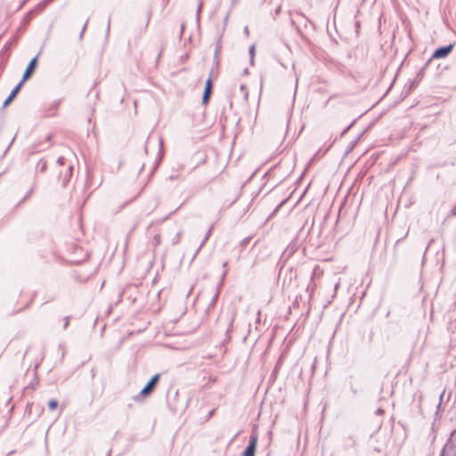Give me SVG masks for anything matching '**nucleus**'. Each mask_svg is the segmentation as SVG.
Wrapping results in <instances>:
<instances>
[{
    "label": "nucleus",
    "mask_w": 456,
    "mask_h": 456,
    "mask_svg": "<svg viewBox=\"0 0 456 456\" xmlns=\"http://www.w3.org/2000/svg\"><path fill=\"white\" fill-rule=\"evenodd\" d=\"M159 374L153 375L145 385V387L141 390V392L136 396H134V400L138 401L141 397L150 395L153 391L157 382L159 379Z\"/></svg>",
    "instance_id": "1"
},
{
    "label": "nucleus",
    "mask_w": 456,
    "mask_h": 456,
    "mask_svg": "<svg viewBox=\"0 0 456 456\" xmlns=\"http://www.w3.org/2000/svg\"><path fill=\"white\" fill-rule=\"evenodd\" d=\"M257 444V435H251L249 443L243 452V456H255Z\"/></svg>",
    "instance_id": "2"
},
{
    "label": "nucleus",
    "mask_w": 456,
    "mask_h": 456,
    "mask_svg": "<svg viewBox=\"0 0 456 456\" xmlns=\"http://www.w3.org/2000/svg\"><path fill=\"white\" fill-rule=\"evenodd\" d=\"M37 57H34L27 66V69H25L22 79L20 80L21 83L24 84L26 80H28L33 74L35 68L37 66Z\"/></svg>",
    "instance_id": "3"
},
{
    "label": "nucleus",
    "mask_w": 456,
    "mask_h": 456,
    "mask_svg": "<svg viewBox=\"0 0 456 456\" xmlns=\"http://www.w3.org/2000/svg\"><path fill=\"white\" fill-rule=\"evenodd\" d=\"M453 45H450L444 47H441L434 52L432 54V58L434 59H441L446 57L452 50Z\"/></svg>",
    "instance_id": "4"
},
{
    "label": "nucleus",
    "mask_w": 456,
    "mask_h": 456,
    "mask_svg": "<svg viewBox=\"0 0 456 456\" xmlns=\"http://www.w3.org/2000/svg\"><path fill=\"white\" fill-rule=\"evenodd\" d=\"M23 86V83H21L20 81L14 86V88L12 90L11 94H9V96L5 99V101L3 103V107L5 108L7 107L12 101L13 99L16 97V95L18 94V93L20 92V88L22 87Z\"/></svg>",
    "instance_id": "5"
},
{
    "label": "nucleus",
    "mask_w": 456,
    "mask_h": 456,
    "mask_svg": "<svg viewBox=\"0 0 456 456\" xmlns=\"http://www.w3.org/2000/svg\"><path fill=\"white\" fill-rule=\"evenodd\" d=\"M224 315H225V320L227 322L226 332L229 333L232 330V324H233V322L235 319V312L233 310H231L225 314H223L219 322H221L223 320V318H224Z\"/></svg>",
    "instance_id": "6"
},
{
    "label": "nucleus",
    "mask_w": 456,
    "mask_h": 456,
    "mask_svg": "<svg viewBox=\"0 0 456 456\" xmlns=\"http://www.w3.org/2000/svg\"><path fill=\"white\" fill-rule=\"evenodd\" d=\"M211 90H212V80L210 77H208V80L206 81L205 89H204L203 95H202V103L203 104L208 103L210 94H211Z\"/></svg>",
    "instance_id": "7"
},
{
    "label": "nucleus",
    "mask_w": 456,
    "mask_h": 456,
    "mask_svg": "<svg viewBox=\"0 0 456 456\" xmlns=\"http://www.w3.org/2000/svg\"><path fill=\"white\" fill-rule=\"evenodd\" d=\"M211 232H212V227H210V228L208 229V231L206 232V235H205V237H204V239H203L202 242L200 243V247H199V248H198V250H197V252H196V253H198V252L202 248V247L204 246V244L207 242V240H208V238H209V237H210V235H211Z\"/></svg>",
    "instance_id": "8"
},
{
    "label": "nucleus",
    "mask_w": 456,
    "mask_h": 456,
    "mask_svg": "<svg viewBox=\"0 0 456 456\" xmlns=\"http://www.w3.org/2000/svg\"><path fill=\"white\" fill-rule=\"evenodd\" d=\"M315 287L316 285L313 281H311L306 288V292L308 293L310 298L313 297Z\"/></svg>",
    "instance_id": "9"
},
{
    "label": "nucleus",
    "mask_w": 456,
    "mask_h": 456,
    "mask_svg": "<svg viewBox=\"0 0 456 456\" xmlns=\"http://www.w3.org/2000/svg\"><path fill=\"white\" fill-rule=\"evenodd\" d=\"M248 53H249V57H250V63L253 64L255 54H256V46L254 45H250Z\"/></svg>",
    "instance_id": "10"
},
{
    "label": "nucleus",
    "mask_w": 456,
    "mask_h": 456,
    "mask_svg": "<svg viewBox=\"0 0 456 456\" xmlns=\"http://www.w3.org/2000/svg\"><path fill=\"white\" fill-rule=\"evenodd\" d=\"M37 169L40 171V172H45L46 170V167H47V163L46 161L41 159L38 164H37Z\"/></svg>",
    "instance_id": "11"
},
{
    "label": "nucleus",
    "mask_w": 456,
    "mask_h": 456,
    "mask_svg": "<svg viewBox=\"0 0 456 456\" xmlns=\"http://www.w3.org/2000/svg\"><path fill=\"white\" fill-rule=\"evenodd\" d=\"M57 406H58V402L55 399L49 401L48 409L50 411H54L57 408Z\"/></svg>",
    "instance_id": "12"
},
{
    "label": "nucleus",
    "mask_w": 456,
    "mask_h": 456,
    "mask_svg": "<svg viewBox=\"0 0 456 456\" xmlns=\"http://www.w3.org/2000/svg\"><path fill=\"white\" fill-rule=\"evenodd\" d=\"M72 169H73L72 166H70V165H69V166L68 167V168H67V171H66V174H65V178H64V180H66V181H67V180H69V177L71 176V175H72Z\"/></svg>",
    "instance_id": "13"
},
{
    "label": "nucleus",
    "mask_w": 456,
    "mask_h": 456,
    "mask_svg": "<svg viewBox=\"0 0 456 456\" xmlns=\"http://www.w3.org/2000/svg\"><path fill=\"white\" fill-rule=\"evenodd\" d=\"M202 6H203V2H202V0H200L199 3L198 8H197V13H196L198 20H200V12H201Z\"/></svg>",
    "instance_id": "14"
},
{
    "label": "nucleus",
    "mask_w": 456,
    "mask_h": 456,
    "mask_svg": "<svg viewBox=\"0 0 456 456\" xmlns=\"http://www.w3.org/2000/svg\"><path fill=\"white\" fill-rule=\"evenodd\" d=\"M218 296H219V293H218V292H216V295H215V296L213 297V298H212V301H211V303H210V305H209V307L214 306V305L216 304V300H217Z\"/></svg>",
    "instance_id": "15"
},
{
    "label": "nucleus",
    "mask_w": 456,
    "mask_h": 456,
    "mask_svg": "<svg viewBox=\"0 0 456 456\" xmlns=\"http://www.w3.org/2000/svg\"><path fill=\"white\" fill-rule=\"evenodd\" d=\"M318 271H319V266L318 265L314 266L313 273H312V276H311V281H314V276L316 275Z\"/></svg>",
    "instance_id": "16"
},
{
    "label": "nucleus",
    "mask_w": 456,
    "mask_h": 456,
    "mask_svg": "<svg viewBox=\"0 0 456 456\" xmlns=\"http://www.w3.org/2000/svg\"><path fill=\"white\" fill-rule=\"evenodd\" d=\"M87 23H88V20L85 22V24H84V26H83L82 31H81L80 36H79V37H80V38H82V37H83L84 32L86 31V27H87Z\"/></svg>",
    "instance_id": "17"
},
{
    "label": "nucleus",
    "mask_w": 456,
    "mask_h": 456,
    "mask_svg": "<svg viewBox=\"0 0 456 456\" xmlns=\"http://www.w3.org/2000/svg\"><path fill=\"white\" fill-rule=\"evenodd\" d=\"M64 162H65V159H64L63 157H60V158H58V159H57V164H58L59 166H62V165H64Z\"/></svg>",
    "instance_id": "18"
},
{
    "label": "nucleus",
    "mask_w": 456,
    "mask_h": 456,
    "mask_svg": "<svg viewBox=\"0 0 456 456\" xmlns=\"http://www.w3.org/2000/svg\"><path fill=\"white\" fill-rule=\"evenodd\" d=\"M427 253H428V247H426V248H425L424 256H423V258H422V263H421L422 267L424 266V264H425L426 254Z\"/></svg>",
    "instance_id": "19"
},
{
    "label": "nucleus",
    "mask_w": 456,
    "mask_h": 456,
    "mask_svg": "<svg viewBox=\"0 0 456 456\" xmlns=\"http://www.w3.org/2000/svg\"><path fill=\"white\" fill-rule=\"evenodd\" d=\"M383 413H384V411H383L382 409H380V408H379V409L376 411V414H377V415H381V414H383Z\"/></svg>",
    "instance_id": "20"
},
{
    "label": "nucleus",
    "mask_w": 456,
    "mask_h": 456,
    "mask_svg": "<svg viewBox=\"0 0 456 456\" xmlns=\"http://www.w3.org/2000/svg\"><path fill=\"white\" fill-rule=\"evenodd\" d=\"M69 325V317H66L65 318V322H64V329H66Z\"/></svg>",
    "instance_id": "21"
},
{
    "label": "nucleus",
    "mask_w": 456,
    "mask_h": 456,
    "mask_svg": "<svg viewBox=\"0 0 456 456\" xmlns=\"http://www.w3.org/2000/svg\"><path fill=\"white\" fill-rule=\"evenodd\" d=\"M180 232L177 233L176 238H175L174 244L179 241Z\"/></svg>",
    "instance_id": "22"
},
{
    "label": "nucleus",
    "mask_w": 456,
    "mask_h": 456,
    "mask_svg": "<svg viewBox=\"0 0 456 456\" xmlns=\"http://www.w3.org/2000/svg\"><path fill=\"white\" fill-rule=\"evenodd\" d=\"M110 20L109 19L108 26H107V34L110 32Z\"/></svg>",
    "instance_id": "23"
},
{
    "label": "nucleus",
    "mask_w": 456,
    "mask_h": 456,
    "mask_svg": "<svg viewBox=\"0 0 456 456\" xmlns=\"http://www.w3.org/2000/svg\"><path fill=\"white\" fill-rule=\"evenodd\" d=\"M219 48H220V46H219V45H216V54H217V53L219 52Z\"/></svg>",
    "instance_id": "24"
},
{
    "label": "nucleus",
    "mask_w": 456,
    "mask_h": 456,
    "mask_svg": "<svg viewBox=\"0 0 456 456\" xmlns=\"http://www.w3.org/2000/svg\"><path fill=\"white\" fill-rule=\"evenodd\" d=\"M244 32H245L247 35L248 34V27H245V28H244Z\"/></svg>",
    "instance_id": "25"
},
{
    "label": "nucleus",
    "mask_w": 456,
    "mask_h": 456,
    "mask_svg": "<svg viewBox=\"0 0 456 456\" xmlns=\"http://www.w3.org/2000/svg\"><path fill=\"white\" fill-rule=\"evenodd\" d=\"M226 273H227V271L225 270V271L223 273V278H224V277H225Z\"/></svg>",
    "instance_id": "26"
},
{
    "label": "nucleus",
    "mask_w": 456,
    "mask_h": 456,
    "mask_svg": "<svg viewBox=\"0 0 456 456\" xmlns=\"http://www.w3.org/2000/svg\"><path fill=\"white\" fill-rule=\"evenodd\" d=\"M214 411L215 410H212L210 412H209V416H212L214 414Z\"/></svg>",
    "instance_id": "27"
},
{
    "label": "nucleus",
    "mask_w": 456,
    "mask_h": 456,
    "mask_svg": "<svg viewBox=\"0 0 456 456\" xmlns=\"http://www.w3.org/2000/svg\"><path fill=\"white\" fill-rule=\"evenodd\" d=\"M160 147H162V140L159 138V140Z\"/></svg>",
    "instance_id": "28"
},
{
    "label": "nucleus",
    "mask_w": 456,
    "mask_h": 456,
    "mask_svg": "<svg viewBox=\"0 0 456 456\" xmlns=\"http://www.w3.org/2000/svg\"><path fill=\"white\" fill-rule=\"evenodd\" d=\"M338 285H339L338 283H337V284L335 285V290H337V289H338Z\"/></svg>",
    "instance_id": "29"
},
{
    "label": "nucleus",
    "mask_w": 456,
    "mask_h": 456,
    "mask_svg": "<svg viewBox=\"0 0 456 456\" xmlns=\"http://www.w3.org/2000/svg\"><path fill=\"white\" fill-rule=\"evenodd\" d=\"M226 265H227V262H224V265H223V266H224V267H226Z\"/></svg>",
    "instance_id": "30"
}]
</instances>
